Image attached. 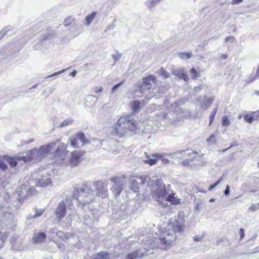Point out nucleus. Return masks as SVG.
I'll list each match as a JSON object with an SVG mask.
<instances>
[{
	"label": "nucleus",
	"mask_w": 259,
	"mask_h": 259,
	"mask_svg": "<svg viewBox=\"0 0 259 259\" xmlns=\"http://www.w3.org/2000/svg\"><path fill=\"white\" fill-rule=\"evenodd\" d=\"M182 213H179L178 219L168 223L164 228L162 234L158 238H155L151 247L165 248L175 240V234L182 232L185 227V220Z\"/></svg>",
	"instance_id": "nucleus-1"
},
{
	"label": "nucleus",
	"mask_w": 259,
	"mask_h": 259,
	"mask_svg": "<svg viewBox=\"0 0 259 259\" xmlns=\"http://www.w3.org/2000/svg\"><path fill=\"white\" fill-rule=\"evenodd\" d=\"M138 128V122L132 117L121 116L114 128V133L119 137H127L135 134Z\"/></svg>",
	"instance_id": "nucleus-2"
},
{
	"label": "nucleus",
	"mask_w": 259,
	"mask_h": 259,
	"mask_svg": "<svg viewBox=\"0 0 259 259\" xmlns=\"http://www.w3.org/2000/svg\"><path fill=\"white\" fill-rule=\"evenodd\" d=\"M72 197L82 205L94 201L95 197L92 188L87 184H77L74 186Z\"/></svg>",
	"instance_id": "nucleus-3"
},
{
	"label": "nucleus",
	"mask_w": 259,
	"mask_h": 259,
	"mask_svg": "<svg viewBox=\"0 0 259 259\" xmlns=\"http://www.w3.org/2000/svg\"><path fill=\"white\" fill-rule=\"evenodd\" d=\"M151 196L157 201L161 204L165 205L162 203V201L166 200V196L168 192L165 189V185L160 179H157L154 182L152 187Z\"/></svg>",
	"instance_id": "nucleus-4"
},
{
	"label": "nucleus",
	"mask_w": 259,
	"mask_h": 259,
	"mask_svg": "<svg viewBox=\"0 0 259 259\" xmlns=\"http://www.w3.org/2000/svg\"><path fill=\"white\" fill-rule=\"evenodd\" d=\"M35 188L33 186L31 187L28 181L25 182L23 184L20 183L16 190V193L19 196V199H22L26 197L33 194Z\"/></svg>",
	"instance_id": "nucleus-5"
},
{
	"label": "nucleus",
	"mask_w": 259,
	"mask_h": 259,
	"mask_svg": "<svg viewBox=\"0 0 259 259\" xmlns=\"http://www.w3.org/2000/svg\"><path fill=\"white\" fill-rule=\"evenodd\" d=\"M152 121L156 126L161 127L162 126H165L170 122L168 112L160 111L155 114V116L152 117Z\"/></svg>",
	"instance_id": "nucleus-6"
},
{
	"label": "nucleus",
	"mask_w": 259,
	"mask_h": 259,
	"mask_svg": "<svg viewBox=\"0 0 259 259\" xmlns=\"http://www.w3.org/2000/svg\"><path fill=\"white\" fill-rule=\"evenodd\" d=\"M19 159H22L24 163L34 159L37 161L40 160L43 157L37 149H33L27 153H23V156L19 157Z\"/></svg>",
	"instance_id": "nucleus-7"
},
{
	"label": "nucleus",
	"mask_w": 259,
	"mask_h": 259,
	"mask_svg": "<svg viewBox=\"0 0 259 259\" xmlns=\"http://www.w3.org/2000/svg\"><path fill=\"white\" fill-rule=\"evenodd\" d=\"M96 195L102 198L107 196V185L102 181H96L93 183Z\"/></svg>",
	"instance_id": "nucleus-8"
},
{
	"label": "nucleus",
	"mask_w": 259,
	"mask_h": 259,
	"mask_svg": "<svg viewBox=\"0 0 259 259\" xmlns=\"http://www.w3.org/2000/svg\"><path fill=\"white\" fill-rule=\"evenodd\" d=\"M114 185L111 190L115 196L119 195L126 185V182L123 178H115L113 179Z\"/></svg>",
	"instance_id": "nucleus-9"
},
{
	"label": "nucleus",
	"mask_w": 259,
	"mask_h": 259,
	"mask_svg": "<svg viewBox=\"0 0 259 259\" xmlns=\"http://www.w3.org/2000/svg\"><path fill=\"white\" fill-rule=\"evenodd\" d=\"M168 154L171 156L172 158L178 159L180 160L184 158H188L191 155L196 154V152L189 150H179L172 153H168Z\"/></svg>",
	"instance_id": "nucleus-10"
},
{
	"label": "nucleus",
	"mask_w": 259,
	"mask_h": 259,
	"mask_svg": "<svg viewBox=\"0 0 259 259\" xmlns=\"http://www.w3.org/2000/svg\"><path fill=\"white\" fill-rule=\"evenodd\" d=\"M156 77L155 75H150L143 79V81L139 90L140 92H144L145 90H150L151 89L153 84L156 82Z\"/></svg>",
	"instance_id": "nucleus-11"
},
{
	"label": "nucleus",
	"mask_w": 259,
	"mask_h": 259,
	"mask_svg": "<svg viewBox=\"0 0 259 259\" xmlns=\"http://www.w3.org/2000/svg\"><path fill=\"white\" fill-rule=\"evenodd\" d=\"M68 204L69 207L68 199L62 201L59 203L58 207L56 210V217L61 220L66 214V206Z\"/></svg>",
	"instance_id": "nucleus-12"
},
{
	"label": "nucleus",
	"mask_w": 259,
	"mask_h": 259,
	"mask_svg": "<svg viewBox=\"0 0 259 259\" xmlns=\"http://www.w3.org/2000/svg\"><path fill=\"white\" fill-rule=\"evenodd\" d=\"M81 155L77 151H74L71 153V157L68 160V165L71 167L76 166L80 162Z\"/></svg>",
	"instance_id": "nucleus-13"
},
{
	"label": "nucleus",
	"mask_w": 259,
	"mask_h": 259,
	"mask_svg": "<svg viewBox=\"0 0 259 259\" xmlns=\"http://www.w3.org/2000/svg\"><path fill=\"white\" fill-rule=\"evenodd\" d=\"M171 72L172 74L178 77L179 79H183L185 81H187L189 80V77L183 68H173Z\"/></svg>",
	"instance_id": "nucleus-14"
},
{
	"label": "nucleus",
	"mask_w": 259,
	"mask_h": 259,
	"mask_svg": "<svg viewBox=\"0 0 259 259\" xmlns=\"http://www.w3.org/2000/svg\"><path fill=\"white\" fill-rule=\"evenodd\" d=\"M59 142L60 140H57L56 142H53L47 145H44L41 146L38 150L39 152H40L41 154L42 155L43 158L46 156L47 154L50 152H51V150L55 147L56 143H58Z\"/></svg>",
	"instance_id": "nucleus-15"
},
{
	"label": "nucleus",
	"mask_w": 259,
	"mask_h": 259,
	"mask_svg": "<svg viewBox=\"0 0 259 259\" xmlns=\"http://www.w3.org/2000/svg\"><path fill=\"white\" fill-rule=\"evenodd\" d=\"M147 250L146 248L139 249L136 251L126 255V259H140L145 255Z\"/></svg>",
	"instance_id": "nucleus-16"
},
{
	"label": "nucleus",
	"mask_w": 259,
	"mask_h": 259,
	"mask_svg": "<svg viewBox=\"0 0 259 259\" xmlns=\"http://www.w3.org/2000/svg\"><path fill=\"white\" fill-rule=\"evenodd\" d=\"M38 184L41 187H46L51 184V179L49 177L48 174H45V175H41L38 178Z\"/></svg>",
	"instance_id": "nucleus-17"
},
{
	"label": "nucleus",
	"mask_w": 259,
	"mask_h": 259,
	"mask_svg": "<svg viewBox=\"0 0 259 259\" xmlns=\"http://www.w3.org/2000/svg\"><path fill=\"white\" fill-rule=\"evenodd\" d=\"M67 145L63 144L60 143L58 146L57 149L56 150V155L59 158H62L66 155L67 154Z\"/></svg>",
	"instance_id": "nucleus-18"
},
{
	"label": "nucleus",
	"mask_w": 259,
	"mask_h": 259,
	"mask_svg": "<svg viewBox=\"0 0 259 259\" xmlns=\"http://www.w3.org/2000/svg\"><path fill=\"white\" fill-rule=\"evenodd\" d=\"M23 156V153L19 155H17L15 157H10L8 156H5V160L8 162L9 165L13 167H15L17 165L18 161H22V159H19V157Z\"/></svg>",
	"instance_id": "nucleus-19"
},
{
	"label": "nucleus",
	"mask_w": 259,
	"mask_h": 259,
	"mask_svg": "<svg viewBox=\"0 0 259 259\" xmlns=\"http://www.w3.org/2000/svg\"><path fill=\"white\" fill-rule=\"evenodd\" d=\"M46 236L44 232H37L34 233L33 236V240L35 243H39L42 242L46 239Z\"/></svg>",
	"instance_id": "nucleus-20"
},
{
	"label": "nucleus",
	"mask_w": 259,
	"mask_h": 259,
	"mask_svg": "<svg viewBox=\"0 0 259 259\" xmlns=\"http://www.w3.org/2000/svg\"><path fill=\"white\" fill-rule=\"evenodd\" d=\"M164 201L165 202L169 201L173 205L178 204L180 202L179 199L176 196L175 193H171L167 197L166 196V200H164Z\"/></svg>",
	"instance_id": "nucleus-21"
},
{
	"label": "nucleus",
	"mask_w": 259,
	"mask_h": 259,
	"mask_svg": "<svg viewBox=\"0 0 259 259\" xmlns=\"http://www.w3.org/2000/svg\"><path fill=\"white\" fill-rule=\"evenodd\" d=\"M68 141H70V145L74 148H77L79 147L80 145L76 135H75L73 137H70L68 139Z\"/></svg>",
	"instance_id": "nucleus-22"
},
{
	"label": "nucleus",
	"mask_w": 259,
	"mask_h": 259,
	"mask_svg": "<svg viewBox=\"0 0 259 259\" xmlns=\"http://www.w3.org/2000/svg\"><path fill=\"white\" fill-rule=\"evenodd\" d=\"M76 137L78 138L81 146L83 145L84 144L88 143L89 140L85 138V136L83 133L79 132L76 134Z\"/></svg>",
	"instance_id": "nucleus-23"
},
{
	"label": "nucleus",
	"mask_w": 259,
	"mask_h": 259,
	"mask_svg": "<svg viewBox=\"0 0 259 259\" xmlns=\"http://www.w3.org/2000/svg\"><path fill=\"white\" fill-rule=\"evenodd\" d=\"M213 101V100L211 98H207L204 100L202 101V102L201 103V107L203 108L204 110L208 109L209 107L210 106V105L212 104Z\"/></svg>",
	"instance_id": "nucleus-24"
},
{
	"label": "nucleus",
	"mask_w": 259,
	"mask_h": 259,
	"mask_svg": "<svg viewBox=\"0 0 259 259\" xmlns=\"http://www.w3.org/2000/svg\"><path fill=\"white\" fill-rule=\"evenodd\" d=\"M162 0H147L146 5L149 10L155 8L157 4H160Z\"/></svg>",
	"instance_id": "nucleus-25"
},
{
	"label": "nucleus",
	"mask_w": 259,
	"mask_h": 259,
	"mask_svg": "<svg viewBox=\"0 0 259 259\" xmlns=\"http://www.w3.org/2000/svg\"><path fill=\"white\" fill-rule=\"evenodd\" d=\"M164 156H169L167 153H158L156 154H153L152 155V157H161V161L163 164H167L169 162V160L163 157Z\"/></svg>",
	"instance_id": "nucleus-26"
},
{
	"label": "nucleus",
	"mask_w": 259,
	"mask_h": 259,
	"mask_svg": "<svg viewBox=\"0 0 259 259\" xmlns=\"http://www.w3.org/2000/svg\"><path fill=\"white\" fill-rule=\"evenodd\" d=\"M130 187L131 190L137 192L139 189V182L136 180H132L130 182Z\"/></svg>",
	"instance_id": "nucleus-27"
},
{
	"label": "nucleus",
	"mask_w": 259,
	"mask_h": 259,
	"mask_svg": "<svg viewBox=\"0 0 259 259\" xmlns=\"http://www.w3.org/2000/svg\"><path fill=\"white\" fill-rule=\"evenodd\" d=\"M132 106L135 112H138L141 109V103L137 100H135L132 103Z\"/></svg>",
	"instance_id": "nucleus-28"
},
{
	"label": "nucleus",
	"mask_w": 259,
	"mask_h": 259,
	"mask_svg": "<svg viewBox=\"0 0 259 259\" xmlns=\"http://www.w3.org/2000/svg\"><path fill=\"white\" fill-rule=\"evenodd\" d=\"M74 18L70 16H68L64 20V25L65 26L67 27L74 24Z\"/></svg>",
	"instance_id": "nucleus-29"
},
{
	"label": "nucleus",
	"mask_w": 259,
	"mask_h": 259,
	"mask_svg": "<svg viewBox=\"0 0 259 259\" xmlns=\"http://www.w3.org/2000/svg\"><path fill=\"white\" fill-rule=\"evenodd\" d=\"M95 259H110V258L108 253L101 251L97 254Z\"/></svg>",
	"instance_id": "nucleus-30"
},
{
	"label": "nucleus",
	"mask_w": 259,
	"mask_h": 259,
	"mask_svg": "<svg viewBox=\"0 0 259 259\" xmlns=\"http://www.w3.org/2000/svg\"><path fill=\"white\" fill-rule=\"evenodd\" d=\"M96 15V13L95 12H93L91 14L86 16L85 18L86 21L85 24L89 25L92 22Z\"/></svg>",
	"instance_id": "nucleus-31"
},
{
	"label": "nucleus",
	"mask_w": 259,
	"mask_h": 259,
	"mask_svg": "<svg viewBox=\"0 0 259 259\" xmlns=\"http://www.w3.org/2000/svg\"><path fill=\"white\" fill-rule=\"evenodd\" d=\"M179 56L183 60H188L192 57V53H179Z\"/></svg>",
	"instance_id": "nucleus-32"
},
{
	"label": "nucleus",
	"mask_w": 259,
	"mask_h": 259,
	"mask_svg": "<svg viewBox=\"0 0 259 259\" xmlns=\"http://www.w3.org/2000/svg\"><path fill=\"white\" fill-rule=\"evenodd\" d=\"M13 29V28L10 26H6L0 32V37L1 39L7 33V32Z\"/></svg>",
	"instance_id": "nucleus-33"
},
{
	"label": "nucleus",
	"mask_w": 259,
	"mask_h": 259,
	"mask_svg": "<svg viewBox=\"0 0 259 259\" xmlns=\"http://www.w3.org/2000/svg\"><path fill=\"white\" fill-rule=\"evenodd\" d=\"M207 142L211 145H217V141L216 139V137L213 134L211 135L210 137L207 139Z\"/></svg>",
	"instance_id": "nucleus-34"
},
{
	"label": "nucleus",
	"mask_w": 259,
	"mask_h": 259,
	"mask_svg": "<svg viewBox=\"0 0 259 259\" xmlns=\"http://www.w3.org/2000/svg\"><path fill=\"white\" fill-rule=\"evenodd\" d=\"M159 74L162 76L164 79L167 78L169 77L170 74L166 71L163 68H161L159 71Z\"/></svg>",
	"instance_id": "nucleus-35"
},
{
	"label": "nucleus",
	"mask_w": 259,
	"mask_h": 259,
	"mask_svg": "<svg viewBox=\"0 0 259 259\" xmlns=\"http://www.w3.org/2000/svg\"><path fill=\"white\" fill-rule=\"evenodd\" d=\"M5 157H0V168L3 171H5L8 168V166L5 163Z\"/></svg>",
	"instance_id": "nucleus-36"
},
{
	"label": "nucleus",
	"mask_w": 259,
	"mask_h": 259,
	"mask_svg": "<svg viewBox=\"0 0 259 259\" xmlns=\"http://www.w3.org/2000/svg\"><path fill=\"white\" fill-rule=\"evenodd\" d=\"M259 209V203H252L248 208V210L251 212L255 211Z\"/></svg>",
	"instance_id": "nucleus-37"
},
{
	"label": "nucleus",
	"mask_w": 259,
	"mask_h": 259,
	"mask_svg": "<svg viewBox=\"0 0 259 259\" xmlns=\"http://www.w3.org/2000/svg\"><path fill=\"white\" fill-rule=\"evenodd\" d=\"M222 125L224 126H228L230 125V121L227 116H224L222 119Z\"/></svg>",
	"instance_id": "nucleus-38"
},
{
	"label": "nucleus",
	"mask_w": 259,
	"mask_h": 259,
	"mask_svg": "<svg viewBox=\"0 0 259 259\" xmlns=\"http://www.w3.org/2000/svg\"><path fill=\"white\" fill-rule=\"evenodd\" d=\"M143 161L146 163L149 164L150 165H153L156 163V159L147 157V158L144 159Z\"/></svg>",
	"instance_id": "nucleus-39"
},
{
	"label": "nucleus",
	"mask_w": 259,
	"mask_h": 259,
	"mask_svg": "<svg viewBox=\"0 0 259 259\" xmlns=\"http://www.w3.org/2000/svg\"><path fill=\"white\" fill-rule=\"evenodd\" d=\"M217 110H218V107L215 109H214L213 111H211V112L209 115V125H210L212 123Z\"/></svg>",
	"instance_id": "nucleus-40"
},
{
	"label": "nucleus",
	"mask_w": 259,
	"mask_h": 259,
	"mask_svg": "<svg viewBox=\"0 0 259 259\" xmlns=\"http://www.w3.org/2000/svg\"><path fill=\"white\" fill-rule=\"evenodd\" d=\"M73 120L71 119H67L64 120L60 125V127H64L67 126L72 123Z\"/></svg>",
	"instance_id": "nucleus-41"
},
{
	"label": "nucleus",
	"mask_w": 259,
	"mask_h": 259,
	"mask_svg": "<svg viewBox=\"0 0 259 259\" xmlns=\"http://www.w3.org/2000/svg\"><path fill=\"white\" fill-rule=\"evenodd\" d=\"M244 120L245 121H246V122H248V123H251L252 122V121L254 120V118H253V116H252V115H246L244 117Z\"/></svg>",
	"instance_id": "nucleus-42"
},
{
	"label": "nucleus",
	"mask_w": 259,
	"mask_h": 259,
	"mask_svg": "<svg viewBox=\"0 0 259 259\" xmlns=\"http://www.w3.org/2000/svg\"><path fill=\"white\" fill-rule=\"evenodd\" d=\"M123 83V81L120 82L116 85H114L111 89V93H115L116 90Z\"/></svg>",
	"instance_id": "nucleus-43"
},
{
	"label": "nucleus",
	"mask_w": 259,
	"mask_h": 259,
	"mask_svg": "<svg viewBox=\"0 0 259 259\" xmlns=\"http://www.w3.org/2000/svg\"><path fill=\"white\" fill-rule=\"evenodd\" d=\"M112 58L114 59V62H117L121 58V54L119 53H115L112 55Z\"/></svg>",
	"instance_id": "nucleus-44"
},
{
	"label": "nucleus",
	"mask_w": 259,
	"mask_h": 259,
	"mask_svg": "<svg viewBox=\"0 0 259 259\" xmlns=\"http://www.w3.org/2000/svg\"><path fill=\"white\" fill-rule=\"evenodd\" d=\"M44 211V210H43V209H39L36 210L35 211V213L34 214V217H35L36 218L40 217V215H41L42 214Z\"/></svg>",
	"instance_id": "nucleus-45"
},
{
	"label": "nucleus",
	"mask_w": 259,
	"mask_h": 259,
	"mask_svg": "<svg viewBox=\"0 0 259 259\" xmlns=\"http://www.w3.org/2000/svg\"><path fill=\"white\" fill-rule=\"evenodd\" d=\"M65 69H63V70H62L61 71L55 72V73H53L52 74L48 76L47 77H52V76H55V75H59V74L64 72L65 71Z\"/></svg>",
	"instance_id": "nucleus-46"
},
{
	"label": "nucleus",
	"mask_w": 259,
	"mask_h": 259,
	"mask_svg": "<svg viewBox=\"0 0 259 259\" xmlns=\"http://www.w3.org/2000/svg\"><path fill=\"white\" fill-rule=\"evenodd\" d=\"M255 120H259V111L254 112L252 114Z\"/></svg>",
	"instance_id": "nucleus-47"
},
{
	"label": "nucleus",
	"mask_w": 259,
	"mask_h": 259,
	"mask_svg": "<svg viewBox=\"0 0 259 259\" xmlns=\"http://www.w3.org/2000/svg\"><path fill=\"white\" fill-rule=\"evenodd\" d=\"M192 78H195L197 76V72L194 68H192L191 70Z\"/></svg>",
	"instance_id": "nucleus-48"
},
{
	"label": "nucleus",
	"mask_w": 259,
	"mask_h": 259,
	"mask_svg": "<svg viewBox=\"0 0 259 259\" xmlns=\"http://www.w3.org/2000/svg\"><path fill=\"white\" fill-rule=\"evenodd\" d=\"M103 91V88L101 87H95L94 89V91L95 93L101 92Z\"/></svg>",
	"instance_id": "nucleus-49"
},
{
	"label": "nucleus",
	"mask_w": 259,
	"mask_h": 259,
	"mask_svg": "<svg viewBox=\"0 0 259 259\" xmlns=\"http://www.w3.org/2000/svg\"><path fill=\"white\" fill-rule=\"evenodd\" d=\"M186 159L182 161V162L180 161V162L183 165H188L189 164V159L187 158H185Z\"/></svg>",
	"instance_id": "nucleus-50"
},
{
	"label": "nucleus",
	"mask_w": 259,
	"mask_h": 259,
	"mask_svg": "<svg viewBox=\"0 0 259 259\" xmlns=\"http://www.w3.org/2000/svg\"><path fill=\"white\" fill-rule=\"evenodd\" d=\"M230 194V187L228 185L226 186V189L224 191V194L226 196Z\"/></svg>",
	"instance_id": "nucleus-51"
},
{
	"label": "nucleus",
	"mask_w": 259,
	"mask_h": 259,
	"mask_svg": "<svg viewBox=\"0 0 259 259\" xmlns=\"http://www.w3.org/2000/svg\"><path fill=\"white\" fill-rule=\"evenodd\" d=\"M56 228H53L52 230H51V232L52 233H56V235L57 236H60V234H62V232L61 231L57 232Z\"/></svg>",
	"instance_id": "nucleus-52"
},
{
	"label": "nucleus",
	"mask_w": 259,
	"mask_h": 259,
	"mask_svg": "<svg viewBox=\"0 0 259 259\" xmlns=\"http://www.w3.org/2000/svg\"><path fill=\"white\" fill-rule=\"evenodd\" d=\"M243 0H232L231 4L233 5H236L241 3Z\"/></svg>",
	"instance_id": "nucleus-53"
},
{
	"label": "nucleus",
	"mask_w": 259,
	"mask_h": 259,
	"mask_svg": "<svg viewBox=\"0 0 259 259\" xmlns=\"http://www.w3.org/2000/svg\"><path fill=\"white\" fill-rule=\"evenodd\" d=\"M240 238L242 239L244 236V230L243 228L240 229Z\"/></svg>",
	"instance_id": "nucleus-54"
},
{
	"label": "nucleus",
	"mask_w": 259,
	"mask_h": 259,
	"mask_svg": "<svg viewBox=\"0 0 259 259\" xmlns=\"http://www.w3.org/2000/svg\"><path fill=\"white\" fill-rule=\"evenodd\" d=\"M202 88V86H201V85H199V86L195 87L194 88V91H195V92H199L200 91H201V90Z\"/></svg>",
	"instance_id": "nucleus-55"
},
{
	"label": "nucleus",
	"mask_w": 259,
	"mask_h": 259,
	"mask_svg": "<svg viewBox=\"0 0 259 259\" xmlns=\"http://www.w3.org/2000/svg\"><path fill=\"white\" fill-rule=\"evenodd\" d=\"M12 248L15 250H19L20 249V247L19 246H17L16 244H14L13 243L12 245Z\"/></svg>",
	"instance_id": "nucleus-56"
},
{
	"label": "nucleus",
	"mask_w": 259,
	"mask_h": 259,
	"mask_svg": "<svg viewBox=\"0 0 259 259\" xmlns=\"http://www.w3.org/2000/svg\"><path fill=\"white\" fill-rule=\"evenodd\" d=\"M223 177H221L213 185L215 186V187L218 186L220 182L222 181Z\"/></svg>",
	"instance_id": "nucleus-57"
},
{
	"label": "nucleus",
	"mask_w": 259,
	"mask_h": 259,
	"mask_svg": "<svg viewBox=\"0 0 259 259\" xmlns=\"http://www.w3.org/2000/svg\"><path fill=\"white\" fill-rule=\"evenodd\" d=\"M33 141H34V139H31V140H30L29 141H25L23 142V144H25H25H29L30 143H32Z\"/></svg>",
	"instance_id": "nucleus-58"
},
{
	"label": "nucleus",
	"mask_w": 259,
	"mask_h": 259,
	"mask_svg": "<svg viewBox=\"0 0 259 259\" xmlns=\"http://www.w3.org/2000/svg\"><path fill=\"white\" fill-rule=\"evenodd\" d=\"M36 218L35 217H34V215H32V214H29L27 217V220H30V219H33L34 218Z\"/></svg>",
	"instance_id": "nucleus-59"
},
{
	"label": "nucleus",
	"mask_w": 259,
	"mask_h": 259,
	"mask_svg": "<svg viewBox=\"0 0 259 259\" xmlns=\"http://www.w3.org/2000/svg\"><path fill=\"white\" fill-rule=\"evenodd\" d=\"M202 239L201 237H199V236H195L194 237V240L196 241H199Z\"/></svg>",
	"instance_id": "nucleus-60"
},
{
	"label": "nucleus",
	"mask_w": 259,
	"mask_h": 259,
	"mask_svg": "<svg viewBox=\"0 0 259 259\" xmlns=\"http://www.w3.org/2000/svg\"><path fill=\"white\" fill-rule=\"evenodd\" d=\"M46 39H50V36H42L41 38V40H46Z\"/></svg>",
	"instance_id": "nucleus-61"
},
{
	"label": "nucleus",
	"mask_w": 259,
	"mask_h": 259,
	"mask_svg": "<svg viewBox=\"0 0 259 259\" xmlns=\"http://www.w3.org/2000/svg\"><path fill=\"white\" fill-rule=\"evenodd\" d=\"M70 75H71L72 76L74 77L76 75V71H72V72H71L70 73Z\"/></svg>",
	"instance_id": "nucleus-62"
},
{
	"label": "nucleus",
	"mask_w": 259,
	"mask_h": 259,
	"mask_svg": "<svg viewBox=\"0 0 259 259\" xmlns=\"http://www.w3.org/2000/svg\"><path fill=\"white\" fill-rule=\"evenodd\" d=\"M233 147V145H231L229 148H226V149H223L222 151V152H226V151H227L228 149H230V148H231V147Z\"/></svg>",
	"instance_id": "nucleus-63"
},
{
	"label": "nucleus",
	"mask_w": 259,
	"mask_h": 259,
	"mask_svg": "<svg viewBox=\"0 0 259 259\" xmlns=\"http://www.w3.org/2000/svg\"><path fill=\"white\" fill-rule=\"evenodd\" d=\"M255 76H253V77L250 76V77H249V79H250V82H252V81H253V80H255Z\"/></svg>",
	"instance_id": "nucleus-64"
}]
</instances>
